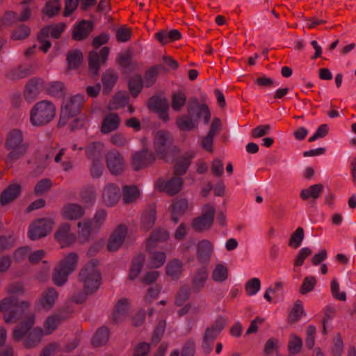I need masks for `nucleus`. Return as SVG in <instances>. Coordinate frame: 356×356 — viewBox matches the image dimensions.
Returning a JSON list of instances; mask_svg holds the SVG:
<instances>
[{"instance_id":"nucleus-56","label":"nucleus","mask_w":356,"mask_h":356,"mask_svg":"<svg viewBox=\"0 0 356 356\" xmlns=\"http://www.w3.org/2000/svg\"><path fill=\"white\" fill-rule=\"evenodd\" d=\"M131 58L132 52L130 49H128L124 52L119 54L117 58V63L121 67L124 69H131Z\"/></svg>"},{"instance_id":"nucleus-29","label":"nucleus","mask_w":356,"mask_h":356,"mask_svg":"<svg viewBox=\"0 0 356 356\" xmlns=\"http://www.w3.org/2000/svg\"><path fill=\"white\" fill-rule=\"evenodd\" d=\"M168 238L169 234L166 230L160 228L154 229L147 240V249L149 250L154 248L156 243L165 241Z\"/></svg>"},{"instance_id":"nucleus-44","label":"nucleus","mask_w":356,"mask_h":356,"mask_svg":"<svg viewBox=\"0 0 356 356\" xmlns=\"http://www.w3.org/2000/svg\"><path fill=\"white\" fill-rule=\"evenodd\" d=\"M156 161V157H131V164L135 171L152 166Z\"/></svg>"},{"instance_id":"nucleus-38","label":"nucleus","mask_w":356,"mask_h":356,"mask_svg":"<svg viewBox=\"0 0 356 356\" xmlns=\"http://www.w3.org/2000/svg\"><path fill=\"white\" fill-rule=\"evenodd\" d=\"M144 81L142 76L135 74L130 77L128 81L129 90L133 97L136 98L141 92L143 87Z\"/></svg>"},{"instance_id":"nucleus-26","label":"nucleus","mask_w":356,"mask_h":356,"mask_svg":"<svg viewBox=\"0 0 356 356\" xmlns=\"http://www.w3.org/2000/svg\"><path fill=\"white\" fill-rule=\"evenodd\" d=\"M118 79L117 72L113 70H107L102 76V82L103 84V94L108 95L111 92L113 86L115 85Z\"/></svg>"},{"instance_id":"nucleus-45","label":"nucleus","mask_w":356,"mask_h":356,"mask_svg":"<svg viewBox=\"0 0 356 356\" xmlns=\"http://www.w3.org/2000/svg\"><path fill=\"white\" fill-rule=\"evenodd\" d=\"M228 268L225 264L220 263L214 266L211 277L213 281L223 282L228 278Z\"/></svg>"},{"instance_id":"nucleus-11","label":"nucleus","mask_w":356,"mask_h":356,"mask_svg":"<svg viewBox=\"0 0 356 356\" xmlns=\"http://www.w3.org/2000/svg\"><path fill=\"white\" fill-rule=\"evenodd\" d=\"M227 324V320L223 317H219L208 327L204 333L203 339V348L209 352L211 350L210 343L217 337Z\"/></svg>"},{"instance_id":"nucleus-34","label":"nucleus","mask_w":356,"mask_h":356,"mask_svg":"<svg viewBox=\"0 0 356 356\" xmlns=\"http://www.w3.org/2000/svg\"><path fill=\"white\" fill-rule=\"evenodd\" d=\"M147 107L149 110L156 112L162 109H169L168 101L165 97L154 95L149 99Z\"/></svg>"},{"instance_id":"nucleus-27","label":"nucleus","mask_w":356,"mask_h":356,"mask_svg":"<svg viewBox=\"0 0 356 356\" xmlns=\"http://www.w3.org/2000/svg\"><path fill=\"white\" fill-rule=\"evenodd\" d=\"M42 84V79L33 77L30 79L25 87L24 90V98L28 101L31 102L38 95L39 85Z\"/></svg>"},{"instance_id":"nucleus-10","label":"nucleus","mask_w":356,"mask_h":356,"mask_svg":"<svg viewBox=\"0 0 356 356\" xmlns=\"http://www.w3.org/2000/svg\"><path fill=\"white\" fill-rule=\"evenodd\" d=\"M183 183V179L178 177H173L168 180L159 178L156 181L154 187L160 192H164L170 195H174L181 190Z\"/></svg>"},{"instance_id":"nucleus-25","label":"nucleus","mask_w":356,"mask_h":356,"mask_svg":"<svg viewBox=\"0 0 356 356\" xmlns=\"http://www.w3.org/2000/svg\"><path fill=\"white\" fill-rule=\"evenodd\" d=\"M120 119L117 113H111L103 120L101 131L103 134H108L116 130L120 124Z\"/></svg>"},{"instance_id":"nucleus-13","label":"nucleus","mask_w":356,"mask_h":356,"mask_svg":"<svg viewBox=\"0 0 356 356\" xmlns=\"http://www.w3.org/2000/svg\"><path fill=\"white\" fill-rule=\"evenodd\" d=\"M71 225L68 222L61 224L55 232L54 238L62 248L70 246L76 241L75 234L70 232Z\"/></svg>"},{"instance_id":"nucleus-6","label":"nucleus","mask_w":356,"mask_h":356,"mask_svg":"<svg viewBox=\"0 0 356 356\" xmlns=\"http://www.w3.org/2000/svg\"><path fill=\"white\" fill-rule=\"evenodd\" d=\"M23 134L18 129L10 130L7 135L5 147L11 150L8 156H23L29 154V143L23 142Z\"/></svg>"},{"instance_id":"nucleus-32","label":"nucleus","mask_w":356,"mask_h":356,"mask_svg":"<svg viewBox=\"0 0 356 356\" xmlns=\"http://www.w3.org/2000/svg\"><path fill=\"white\" fill-rule=\"evenodd\" d=\"M188 207V201L186 199H180L172 205V220L177 223L179 218L186 212Z\"/></svg>"},{"instance_id":"nucleus-9","label":"nucleus","mask_w":356,"mask_h":356,"mask_svg":"<svg viewBox=\"0 0 356 356\" xmlns=\"http://www.w3.org/2000/svg\"><path fill=\"white\" fill-rule=\"evenodd\" d=\"M216 213L214 206L207 204L202 208V214L195 218L192 227L196 232H202L210 228L212 225Z\"/></svg>"},{"instance_id":"nucleus-48","label":"nucleus","mask_w":356,"mask_h":356,"mask_svg":"<svg viewBox=\"0 0 356 356\" xmlns=\"http://www.w3.org/2000/svg\"><path fill=\"white\" fill-rule=\"evenodd\" d=\"M107 166L113 175H118L124 169L122 157H107Z\"/></svg>"},{"instance_id":"nucleus-42","label":"nucleus","mask_w":356,"mask_h":356,"mask_svg":"<svg viewBox=\"0 0 356 356\" xmlns=\"http://www.w3.org/2000/svg\"><path fill=\"white\" fill-rule=\"evenodd\" d=\"M176 124L178 128L184 131H189L198 127L197 122L194 121L188 114L179 116L177 119Z\"/></svg>"},{"instance_id":"nucleus-64","label":"nucleus","mask_w":356,"mask_h":356,"mask_svg":"<svg viewBox=\"0 0 356 356\" xmlns=\"http://www.w3.org/2000/svg\"><path fill=\"white\" fill-rule=\"evenodd\" d=\"M190 297V289L188 286H184L180 289L179 291L176 299H175V304L178 306L183 305L185 302Z\"/></svg>"},{"instance_id":"nucleus-28","label":"nucleus","mask_w":356,"mask_h":356,"mask_svg":"<svg viewBox=\"0 0 356 356\" xmlns=\"http://www.w3.org/2000/svg\"><path fill=\"white\" fill-rule=\"evenodd\" d=\"M21 193V186L15 184L6 188L0 195L1 205H6L15 200Z\"/></svg>"},{"instance_id":"nucleus-22","label":"nucleus","mask_w":356,"mask_h":356,"mask_svg":"<svg viewBox=\"0 0 356 356\" xmlns=\"http://www.w3.org/2000/svg\"><path fill=\"white\" fill-rule=\"evenodd\" d=\"M213 251L212 243L208 240L200 241L197 246V259L200 263L209 261Z\"/></svg>"},{"instance_id":"nucleus-23","label":"nucleus","mask_w":356,"mask_h":356,"mask_svg":"<svg viewBox=\"0 0 356 356\" xmlns=\"http://www.w3.org/2000/svg\"><path fill=\"white\" fill-rule=\"evenodd\" d=\"M207 279V268L205 266L198 268L191 279L193 291L195 292L200 291L204 287Z\"/></svg>"},{"instance_id":"nucleus-24","label":"nucleus","mask_w":356,"mask_h":356,"mask_svg":"<svg viewBox=\"0 0 356 356\" xmlns=\"http://www.w3.org/2000/svg\"><path fill=\"white\" fill-rule=\"evenodd\" d=\"M31 65H19L10 69L5 74L6 77L10 81H15L26 78L32 74Z\"/></svg>"},{"instance_id":"nucleus-63","label":"nucleus","mask_w":356,"mask_h":356,"mask_svg":"<svg viewBox=\"0 0 356 356\" xmlns=\"http://www.w3.org/2000/svg\"><path fill=\"white\" fill-rule=\"evenodd\" d=\"M312 253V250L309 248H301L296 256V258L294 261L295 266H301L305 260V259L311 255Z\"/></svg>"},{"instance_id":"nucleus-46","label":"nucleus","mask_w":356,"mask_h":356,"mask_svg":"<svg viewBox=\"0 0 356 356\" xmlns=\"http://www.w3.org/2000/svg\"><path fill=\"white\" fill-rule=\"evenodd\" d=\"M174 174L177 176L184 175L191 165V157H176L174 161Z\"/></svg>"},{"instance_id":"nucleus-39","label":"nucleus","mask_w":356,"mask_h":356,"mask_svg":"<svg viewBox=\"0 0 356 356\" xmlns=\"http://www.w3.org/2000/svg\"><path fill=\"white\" fill-rule=\"evenodd\" d=\"M129 309V301L127 299H121L120 300L117 305H115V308L113 312V318L115 322H120L122 321L128 312Z\"/></svg>"},{"instance_id":"nucleus-5","label":"nucleus","mask_w":356,"mask_h":356,"mask_svg":"<svg viewBox=\"0 0 356 356\" xmlns=\"http://www.w3.org/2000/svg\"><path fill=\"white\" fill-rule=\"evenodd\" d=\"M84 97L81 95H75L64 102L60 108L58 127H64L68 120L81 113L84 103Z\"/></svg>"},{"instance_id":"nucleus-17","label":"nucleus","mask_w":356,"mask_h":356,"mask_svg":"<svg viewBox=\"0 0 356 356\" xmlns=\"http://www.w3.org/2000/svg\"><path fill=\"white\" fill-rule=\"evenodd\" d=\"M58 296V292L55 289H47L42 293L38 300V308L46 311L50 310L54 307Z\"/></svg>"},{"instance_id":"nucleus-14","label":"nucleus","mask_w":356,"mask_h":356,"mask_svg":"<svg viewBox=\"0 0 356 356\" xmlns=\"http://www.w3.org/2000/svg\"><path fill=\"white\" fill-rule=\"evenodd\" d=\"M127 234V228L124 225H120L111 234L108 242L107 249L110 252L117 251L123 244Z\"/></svg>"},{"instance_id":"nucleus-21","label":"nucleus","mask_w":356,"mask_h":356,"mask_svg":"<svg viewBox=\"0 0 356 356\" xmlns=\"http://www.w3.org/2000/svg\"><path fill=\"white\" fill-rule=\"evenodd\" d=\"M156 208L154 205L147 206L140 217L141 228L145 231L150 229L156 221Z\"/></svg>"},{"instance_id":"nucleus-20","label":"nucleus","mask_w":356,"mask_h":356,"mask_svg":"<svg viewBox=\"0 0 356 356\" xmlns=\"http://www.w3.org/2000/svg\"><path fill=\"white\" fill-rule=\"evenodd\" d=\"M78 238L80 243H83L88 241L93 234L97 233L92 225L90 220H83L77 224Z\"/></svg>"},{"instance_id":"nucleus-49","label":"nucleus","mask_w":356,"mask_h":356,"mask_svg":"<svg viewBox=\"0 0 356 356\" xmlns=\"http://www.w3.org/2000/svg\"><path fill=\"white\" fill-rule=\"evenodd\" d=\"M81 201L86 205L92 206L96 200V193L94 187L88 186L81 191Z\"/></svg>"},{"instance_id":"nucleus-2","label":"nucleus","mask_w":356,"mask_h":356,"mask_svg":"<svg viewBox=\"0 0 356 356\" xmlns=\"http://www.w3.org/2000/svg\"><path fill=\"white\" fill-rule=\"evenodd\" d=\"M99 261L92 259L81 270L79 280L83 284V292L73 296V300L77 303L83 302L88 295L97 291L102 284V275L98 268Z\"/></svg>"},{"instance_id":"nucleus-54","label":"nucleus","mask_w":356,"mask_h":356,"mask_svg":"<svg viewBox=\"0 0 356 356\" xmlns=\"http://www.w3.org/2000/svg\"><path fill=\"white\" fill-rule=\"evenodd\" d=\"M106 218L107 212L105 209H99L96 211L93 219L90 220L95 230H97V232H99L100 228L104 225Z\"/></svg>"},{"instance_id":"nucleus-51","label":"nucleus","mask_w":356,"mask_h":356,"mask_svg":"<svg viewBox=\"0 0 356 356\" xmlns=\"http://www.w3.org/2000/svg\"><path fill=\"white\" fill-rule=\"evenodd\" d=\"M186 102V96L182 91L174 92L172 95L171 107L173 111L179 112L184 107Z\"/></svg>"},{"instance_id":"nucleus-61","label":"nucleus","mask_w":356,"mask_h":356,"mask_svg":"<svg viewBox=\"0 0 356 356\" xmlns=\"http://www.w3.org/2000/svg\"><path fill=\"white\" fill-rule=\"evenodd\" d=\"M17 22H19V17L14 11H6L1 19L2 24L7 26H12Z\"/></svg>"},{"instance_id":"nucleus-35","label":"nucleus","mask_w":356,"mask_h":356,"mask_svg":"<svg viewBox=\"0 0 356 356\" xmlns=\"http://www.w3.org/2000/svg\"><path fill=\"white\" fill-rule=\"evenodd\" d=\"M43 336V330L41 328H34L27 336L23 342L26 348H32L40 343Z\"/></svg>"},{"instance_id":"nucleus-3","label":"nucleus","mask_w":356,"mask_h":356,"mask_svg":"<svg viewBox=\"0 0 356 356\" xmlns=\"http://www.w3.org/2000/svg\"><path fill=\"white\" fill-rule=\"evenodd\" d=\"M56 107L47 100H42L35 104L30 112V121L35 127L44 126L55 117Z\"/></svg>"},{"instance_id":"nucleus-60","label":"nucleus","mask_w":356,"mask_h":356,"mask_svg":"<svg viewBox=\"0 0 356 356\" xmlns=\"http://www.w3.org/2000/svg\"><path fill=\"white\" fill-rule=\"evenodd\" d=\"M261 288V282L259 278L254 277L248 280L245 285V290L248 296H254Z\"/></svg>"},{"instance_id":"nucleus-55","label":"nucleus","mask_w":356,"mask_h":356,"mask_svg":"<svg viewBox=\"0 0 356 356\" xmlns=\"http://www.w3.org/2000/svg\"><path fill=\"white\" fill-rule=\"evenodd\" d=\"M302 347V341L301 338L296 334H291L288 342V348L289 353L293 355L297 354L300 351Z\"/></svg>"},{"instance_id":"nucleus-41","label":"nucleus","mask_w":356,"mask_h":356,"mask_svg":"<svg viewBox=\"0 0 356 356\" xmlns=\"http://www.w3.org/2000/svg\"><path fill=\"white\" fill-rule=\"evenodd\" d=\"M64 316L60 313H56L47 318L44 323V332L46 334H51L60 324Z\"/></svg>"},{"instance_id":"nucleus-15","label":"nucleus","mask_w":356,"mask_h":356,"mask_svg":"<svg viewBox=\"0 0 356 356\" xmlns=\"http://www.w3.org/2000/svg\"><path fill=\"white\" fill-rule=\"evenodd\" d=\"M120 197V191L118 186L114 184H106L102 192L103 203L106 207H113L118 203Z\"/></svg>"},{"instance_id":"nucleus-7","label":"nucleus","mask_w":356,"mask_h":356,"mask_svg":"<svg viewBox=\"0 0 356 356\" xmlns=\"http://www.w3.org/2000/svg\"><path fill=\"white\" fill-rule=\"evenodd\" d=\"M54 225V220L52 218L37 219L30 225L28 236L33 241L44 237L50 233Z\"/></svg>"},{"instance_id":"nucleus-40","label":"nucleus","mask_w":356,"mask_h":356,"mask_svg":"<svg viewBox=\"0 0 356 356\" xmlns=\"http://www.w3.org/2000/svg\"><path fill=\"white\" fill-rule=\"evenodd\" d=\"M145 261V256L138 254L135 257L131 262L130 270L129 273V279L134 280L141 272Z\"/></svg>"},{"instance_id":"nucleus-1","label":"nucleus","mask_w":356,"mask_h":356,"mask_svg":"<svg viewBox=\"0 0 356 356\" xmlns=\"http://www.w3.org/2000/svg\"><path fill=\"white\" fill-rule=\"evenodd\" d=\"M28 307V302L19 303L14 296L6 298L0 301V312L3 314L6 323H14L19 319H23L22 323L13 330V337L15 341H19L34 324V315L26 312Z\"/></svg>"},{"instance_id":"nucleus-36","label":"nucleus","mask_w":356,"mask_h":356,"mask_svg":"<svg viewBox=\"0 0 356 356\" xmlns=\"http://www.w3.org/2000/svg\"><path fill=\"white\" fill-rule=\"evenodd\" d=\"M140 197V191L138 186H124L122 188V200L124 204H131L136 201Z\"/></svg>"},{"instance_id":"nucleus-37","label":"nucleus","mask_w":356,"mask_h":356,"mask_svg":"<svg viewBox=\"0 0 356 356\" xmlns=\"http://www.w3.org/2000/svg\"><path fill=\"white\" fill-rule=\"evenodd\" d=\"M166 260L165 253L160 251L150 252L148 257L147 267L149 268H159L162 266Z\"/></svg>"},{"instance_id":"nucleus-59","label":"nucleus","mask_w":356,"mask_h":356,"mask_svg":"<svg viewBox=\"0 0 356 356\" xmlns=\"http://www.w3.org/2000/svg\"><path fill=\"white\" fill-rule=\"evenodd\" d=\"M70 273L64 270L60 266H57L54 270L53 275V280L56 285L62 286L67 280Z\"/></svg>"},{"instance_id":"nucleus-58","label":"nucleus","mask_w":356,"mask_h":356,"mask_svg":"<svg viewBox=\"0 0 356 356\" xmlns=\"http://www.w3.org/2000/svg\"><path fill=\"white\" fill-rule=\"evenodd\" d=\"M31 33L30 28L25 24H20L11 35L13 40H24L29 36Z\"/></svg>"},{"instance_id":"nucleus-62","label":"nucleus","mask_w":356,"mask_h":356,"mask_svg":"<svg viewBox=\"0 0 356 356\" xmlns=\"http://www.w3.org/2000/svg\"><path fill=\"white\" fill-rule=\"evenodd\" d=\"M52 186L51 181L49 179H41L35 186L34 191L36 195H41L48 191Z\"/></svg>"},{"instance_id":"nucleus-53","label":"nucleus","mask_w":356,"mask_h":356,"mask_svg":"<svg viewBox=\"0 0 356 356\" xmlns=\"http://www.w3.org/2000/svg\"><path fill=\"white\" fill-rule=\"evenodd\" d=\"M304 237L305 232L303 228L301 227H298L291 235L289 245L293 249H297L301 245Z\"/></svg>"},{"instance_id":"nucleus-30","label":"nucleus","mask_w":356,"mask_h":356,"mask_svg":"<svg viewBox=\"0 0 356 356\" xmlns=\"http://www.w3.org/2000/svg\"><path fill=\"white\" fill-rule=\"evenodd\" d=\"M166 274L172 280H177L181 275L183 271V263L178 259L170 261L165 267Z\"/></svg>"},{"instance_id":"nucleus-43","label":"nucleus","mask_w":356,"mask_h":356,"mask_svg":"<svg viewBox=\"0 0 356 356\" xmlns=\"http://www.w3.org/2000/svg\"><path fill=\"white\" fill-rule=\"evenodd\" d=\"M83 58V54L79 49L68 51L66 58L68 68L70 70L78 68L81 65Z\"/></svg>"},{"instance_id":"nucleus-52","label":"nucleus","mask_w":356,"mask_h":356,"mask_svg":"<svg viewBox=\"0 0 356 356\" xmlns=\"http://www.w3.org/2000/svg\"><path fill=\"white\" fill-rule=\"evenodd\" d=\"M47 92L53 97L61 98L65 95L64 83L61 81L51 82L47 88Z\"/></svg>"},{"instance_id":"nucleus-57","label":"nucleus","mask_w":356,"mask_h":356,"mask_svg":"<svg viewBox=\"0 0 356 356\" xmlns=\"http://www.w3.org/2000/svg\"><path fill=\"white\" fill-rule=\"evenodd\" d=\"M303 313H304V309H303L302 302L300 300H298L295 302V304L289 314V319L291 322H297L300 319Z\"/></svg>"},{"instance_id":"nucleus-18","label":"nucleus","mask_w":356,"mask_h":356,"mask_svg":"<svg viewBox=\"0 0 356 356\" xmlns=\"http://www.w3.org/2000/svg\"><path fill=\"white\" fill-rule=\"evenodd\" d=\"M85 213L84 209L76 203L66 204L61 210V216L64 219L75 220L81 218Z\"/></svg>"},{"instance_id":"nucleus-19","label":"nucleus","mask_w":356,"mask_h":356,"mask_svg":"<svg viewBox=\"0 0 356 356\" xmlns=\"http://www.w3.org/2000/svg\"><path fill=\"white\" fill-rule=\"evenodd\" d=\"M85 153L87 156H119V152L116 150L107 152L104 143L99 141L90 143L86 147Z\"/></svg>"},{"instance_id":"nucleus-12","label":"nucleus","mask_w":356,"mask_h":356,"mask_svg":"<svg viewBox=\"0 0 356 356\" xmlns=\"http://www.w3.org/2000/svg\"><path fill=\"white\" fill-rule=\"evenodd\" d=\"M110 49L108 47H103L100 51L96 52L92 51L88 56L89 72L92 76H96L99 74L100 65L106 63Z\"/></svg>"},{"instance_id":"nucleus-31","label":"nucleus","mask_w":356,"mask_h":356,"mask_svg":"<svg viewBox=\"0 0 356 356\" xmlns=\"http://www.w3.org/2000/svg\"><path fill=\"white\" fill-rule=\"evenodd\" d=\"M324 186L321 184H317L310 186L307 188L302 189L300 191V196L303 200L309 199L317 200L323 191Z\"/></svg>"},{"instance_id":"nucleus-4","label":"nucleus","mask_w":356,"mask_h":356,"mask_svg":"<svg viewBox=\"0 0 356 356\" xmlns=\"http://www.w3.org/2000/svg\"><path fill=\"white\" fill-rule=\"evenodd\" d=\"M154 146L158 155L175 156L180 153L179 147L175 144L172 134L168 131L159 130L156 133Z\"/></svg>"},{"instance_id":"nucleus-16","label":"nucleus","mask_w":356,"mask_h":356,"mask_svg":"<svg viewBox=\"0 0 356 356\" xmlns=\"http://www.w3.org/2000/svg\"><path fill=\"white\" fill-rule=\"evenodd\" d=\"M95 24L92 22L83 19L74 27L72 39L76 41H82L86 39L94 30Z\"/></svg>"},{"instance_id":"nucleus-47","label":"nucleus","mask_w":356,"mask_h":356,"mask_svg":"<svg viewBox=\"0 0 356 356\" xmlns=\"http://www.w3.org/2000/svg\"><path fill=\"white\" fill-rule=\"evenodd\" d=\"M61 9L60 0L47 1L42 13L51 18L57 15Z\"/></svg>"},{"instance_id":"nucleus-50","label":"nucleus","mask_w":356,"mask_h":356,"mask_svg":"<svg viewBox=\"0 0 356 356\" xmlns=\"http://www.w3.org/2000/svg\"><path fill=\"white\" fill-rule=\"evenodd\" d=\"M108 337L109 330L106 327H102L96 332L92 343L95 346H100L107 343Z\"/></svg>"},{"instance_id":"nucleus-8","label":"nucleus","mask_w":356,"mask_h":356,"mask_svg":"<svg viewBox=\"0 0 356 356\" xmlns=\"http://www.w3.org/2000/svg\"><path fill=\"white\" fill-rule=\"evenodd\" d=\"M187 111L191 118L197 124L201 117H203L205 124H209L211 118L209 108L206 104H200L197 97L190 98L187 104Z\"/></svg>"},{"instance_id":"nucleus-33","label":"nucleus","mask_w":356,"mask_h":356,"mask_svg":"<svg viewBox=\"0 0 356 356\" xmlns=\"http://www.w3.org/2000/svg\"><path fill=\"white\" fill-rule=\"evenodd\" d=\"M78 259V254L74 252H71L65 256L58 266L71 274L76 268Z\"/></svg>"}]
</instances>
